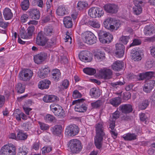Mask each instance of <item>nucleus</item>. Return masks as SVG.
Wrapping results in <instances>:
<instances>
[{
  "instance_id": "25",
  "label": "nucleus",
  "mask_w": 155,
  "mask_h": 155,
  "mask_svg": "<svg viewBox=\"0 0 155 155\" xmlns=\"http://www.w3.org/2000/svg\"><path fill=\"white\" fill-rule=\"evenodd\" d=\"M137 137L135 134L128 133L124 134L122 137L126 141H131L136 140Z\"/></svg>"
},
{
  "instance_id": "1",
  "label": "nucleus",
  "mask_w": 155,
  "mask_h": 155,
  "mask_svg": "<svg viewBox=\"0 0 155 155\" xmlns=\"http://www.w3.org/2000/svg\"><path fill=\"white\" fill-rule=\"evenodd\" d=\"M96 136L94 140L95 145L98 149L102 146L103 137L105 135L104 127L101 124L98 123L95 125Z\"/></svg>"
},
{
  "instance_id": "41",
  "label": "nucleus",
  "mask_w": 155,
  "mask_h": 155,
  "mask_svg": "<svg viewBox=\"0 0 155 155\" xmlns=\"http://www.w3.org/2000/svg\"><path fill=\"white\" fill-rule=\"evenodd\" d=\"M52 0H48L46 3L47 12L49 14L50 17H51L53 16L52 11L50 9L52 5Z\"/></svg>"
},
{
  "instance_id": "23",
  "label": "nucleus",
  "mask_w": 155,
  "mask_h": 155,
  "mask_svg": "<svg viewBox=\"0 0 155 155\" xmlns=\"http://www.w3.org/2000/svg\"><path fill=\"white\" fill-rule=\"evenodd\" d=\"M143 31L144 35L146 36H150L155 33L154 28L150 25L146 26Z\"/></svg>"
},
{
  "instance_id": "44",
  "label": "nucleus",
  "mask_w": 155,
  "mask_h": 155,
  "mask_svg": "<svg viewBox=\"0 0 155 155\" xmlns=\"http://www.w3.org/2000/svg\"><path fill=\"white\" fill-rule=\"evenodd\" d=\"M15 89L17 92L20 94L23 93L25 89V86L21 83H18L16 86Z\"/></svg>"
},
{
  "instance_id": "14",
  "label": "nucleus",
  "mask_w": 155,
  "mask_h": 155,
  "mask_svg": "<svg viewBox=\"0 0 155 155\" xmlns=\"http://www.w3.org/2000/svg\"><path fill=\"white\" fill-rule=\"evenodd\" d=\"M116 48L115 53L116 56L118 58L123 57L124 53V46L120 43L117 44L116 45Z\"/></svg>"
},
{
  "instance_id": "46",
  "label": "nucleus",
  "mask_w": 155,
  "mask_h": 155,
  "mask_svg": "<svg viewBox=\"0 0 155 155\" xmlns=\"http://www.w3.org/2000/svg\"><path fill=\"white\" fill-rule=\"evenodd\" d=\"M52 147L51 146H45L41 149L42 153L43 155H45L52 150Z\"/></svg>"
},
{
  "instance_id": "56",
  "label": "nucleus",
  "mask_w": 155,
  "mask_h": 155,
  "mask_svg": "<svg viewBox=\"0 0 155 155\" xmlns=\"http://www.w3.org/2000/svg\"><path fill=\"white\" fill-rule=\"evenodd\" d=\"M40 128L42 130H48L49 128L48 125L44 123H42L41 122H39Z\"/></svg>"
},
{
  "instance_id": "37",
  "label": "nucleus",
  "mask_w": 155,
  "mask_h": 155,
  "mask_svg": "<svg viewBox=\"0 0 155 155\" xmlns=\"http://www.w3.org/2000/svg\"><path fill=\"white\" fill-rule=\"evenodd\" d=\"M131 54L132 58L134 61L140 60L142 58L140 53L137 51H132Z\"/></svg>"
},
{
  "instance_id": "31",
  "label": "nucleus",
  "mask_w": 155,
  "mask_h": 155,
  "mask_svg": "<svg viewBox=\"0 0 155 155\" xmlns=\"http://www.w3.org/2000/svg\"><path fill=\"white\" fill-rule=\"evenodd\" d=\"M101 93L100 90L96 88H92L90 91V94L92 97L97 98L100 96Z\"/></svg>"
},
{
  "instance_id": "27",
  "label": "nucleus",
  "mask_w": 155,
  "mask_h": 155,
  "mask_svg": "<svg viewBox=\"0 0 155 155\" xmlns=\"http://www.w3.org/2000/svg\"><path fill=\"white\" fill-rule=\"evenodd\" d=\"M51 83L50 81L46 79L43 80L39 82L38 84V87L41 89L48 88Z\"/></svg>"
},
{
  "instance_id": "5",
  "label": "nucleus",
  "mask_w": 155,
  "mask_h": 155,
  "mask_svg": "<svg viewBox=\"0 0 155 155\" xmlns=\"http://www.w3.org/2000/svg\"><path fill=\"white\" fill-rule=\"evenodd\" d=\"M84 101V99L82 98L75 100L72 102V105H76L74 108L75 111L84 112L87 110V107L86 105L83 103Z\"/></svg>"
},
{
  "instance_id": "30",
  "label": "nucleus",
  "mask_w": 155,
  "mask_h": 155,
  "mask_svg": "<svg viewBox=\"0 0 155 155\" xmlns=\"http://www.w3.org/2000/svg\"><path fill=\"white\" fill-rule=\"evenodd\" d=\"M3 15L6 20L11 19L13 17V14L11 10L8 8H5L3 10Z\"/></svg>"
},
{
  "instance_id": "33",
  "label": "nucleus",
  "mask_w": 155,
  "mask_h": 155,
  "mask_svg": "<svg viewBox=\"0 0 155 155\" xmlns=\"http://www.w3.org/2000/svg\"><path fill=\"white\" fill-rule=\"evenodd\" d=\"M63 22L65 27L66 28H70L72 26V19L70 17L67 16L64 18Z\"/></svg>"
},
{
  "instance_id": "4",
  "label": "nucleus",
  "mask_w": 155,
  "mask_h": 155,
  "mask_svg": "<svg viewBox=\"0 0 155 155\" xmlns=\"http://www.w3.org/2000/svg\"><path fill=\"white\" fill-rule=\"evenodd\" d=\"M69 143L70 149L73 153H77L81 150L82 147L80 140L73 139L70 140Z\"/></svg>"
},
{
  "instance_id": "2",
  "label": "nucleus",
  "mask_w": 155,
  "mask_h": 155,
  "mask_svg": "<svg viewBox=\"0 0 155 155\" xmlns=\"http://www.w3.org/2000/svg\"><path fill=\"white\" fill-rule=\"evenodd\" d=\"M98 34L100 41L103 44L109 43L113 39L112 35L106 31H99Z\"/></svg>"
},
{
  "instance_id": "57",
  "label": "nucleus",
  "mask_w": 155,
  "mask_h": 155,
  "mask_svg": "<svg viewBox=\"0 0 155 155\" xmlns=\"http://www.w3.org/2000/svg\"><path fill=\"white\" fill-rule=\"evenodd\" d=\"M35 29L33 25H31L27 29V33L28 36L31 37L32 35L33 32Z\"/></svg>"
},
{
  "instance_id": "22",
  "label": "nucleus",
  "mask_w": 155,
  "mask_h": 155,
  "mask_svg": "<svg viewBox=\"0 0 155 155\" xmlns=\"http://www.w3.org/2000/svg\"><path fill=\"white\" fill-rule=\"evenodd\" d=\"M124 63L117 61L114 62L111 65L112 68L115 71H119L122 70L124 66Z\"/></svg>"
},
{
  "instance_id": "16",
  "label": "nucleus",
  "mask_w": 155,
  "mask_h": 155,
  "mask_svg": "<svg viewBox=\"0 0 155 155\" xmlns=\"http://www.w3.org/2000/svg\"><path fill=\"white\" fill-rule=\"evenodd\" d=\"M155 85L154 80H150L147 81L144 84L143 88V91L147 93H149L151 92L153 89Z\"/></svg>"
},
{
  "instance_id": "38",
  "label": "nucleus",
  "mask_w": 155,
  "mask_h": 155,
  "mask_svg": "<svg viewBox=\"0 0 155 155\" xmlns=\"http://www.w3.org/2000/svg\"><path fill=\"white\" fill-rule=\"evenodd\" d=\"M103 103L102 101L99 100L96 101L91 103V107L94 109H99L103 105Z\"/></svg>"
},
{
  "instance_id": "11",
  "label": "nucleus",
  "mask_w": 155,
  "mask_h": 155,
  "mask_svg": "<svg viewBox=\"0 0 155 155\" xmlns=\"http://www.w3.org/2000/svg\"><path fill=\"white\" fill-rule=\"evenodd\" d=\"M145 2V0H134L133 1L134 6L133 8V11L134 14L137 15L142 12L141 6Z\"/></svg>"
},
{
  "instance_id": "48",
  "label": "nucleus",
  "mask_w": 155,
  "mask_h": 155,
  "mask_svg": "<svg viewBox=\"0 0 155 155\" xmlns=\"http://www.w3.org/2000/svg\"><path fill=\"white\" fill-rule=\"evenodd\" d=\"M56 38L54 37L51 39L48 40L47 39L46 44H47L48 48L54 45L56 43Z\"/></svg>"
},
{
  "instance_id": "35",
  "label": "nucleus",
  "mask_w": 155,
  "mask_h": 155,
  "mask_svg": "<svg viewBox=\"0 0 155 155\" xmlns=\"http://www.w3.org/2000/svg\"><path fill=\"white\" fill-rule=\"evenodd\" d=\"M109 102L114 107H117L121 104V100L120 97H115L110 99Z\"/></svg>"
},
{
  "instance_id": "59",
  "label": "nucleus",
  "mask_w": 155,
  "mask_h": 155,
  "mask_svg": "<svg viewBox=\"0 0 155 155\" xmlns=\"http://www.w3.org/2000/svg\"><path fill=\"white\" fill-rule=\"evenodd\" d=\"M38 76L40 78L42 79L44 78L47 77L43 71L41 70H39L38 72Z\"/></svg>"
},
{
  "instance_id": "62",
  "label": "nucleus",
  "mask_w": 155,
  "mask_h": 155,
  "mask_svg": "<svg viewBox=\"0 0 155 155\" xmlns=\"http://www.w3.org/2000/svg\"><path fill=\"white\" fill-rule=\"evenodd\" d=\"M42 71L47 76L48 75L49 73L50 72V69L47 66H45V68L43 69Z\"/></svg>"
},
{
  "instance_id": "19",
  "label": "nucleus",
  "mask_w": 155,
  "mask_h": 155,
  "mask_svg": "<svg viewBox=\"0 0 155 155\" xmlns=\"http://www.w3.org/2000/svg\"><path fill=\"white\" fill-rule=\"evenodd\" d=\"M28 13L32 19L37 20L40 17L39 11L36 9H31L29 10Z\"/></svg>"
},
{
  "instance_id": "9",
  "label": "nucleus",
  "mask_w": 155,
  "mask_h": 155,
  "mask_svg": "<svg viewBox=\"0 0 155 155\" xmlns=\"http://www.w3.org/2000/svg\"><path fill=\"white\" fill-rule=\"evenodd\" d=\"M78 126L74 124H71L67 127L65 129V134L68 136L73 137L76 135L79 132Z\"/></svg>"
},
{
  "instance_id": "64",
  "label": "nucleus",
  "mask_w": 155,
  "mask_h": 155,
  "mask_svg": "<svg viewBox=\"0 0 155 155\" xmlns=\"http://www.w3.org/2000/svg\"><path fill=\"white\" fill-rule=\"evenodd\" d=\"M150 100L152 103L155 104V90L152 95L150 97Z\"/></svg>"
},
{
  "instance_id": "63",
  "label": "nucleus",
  "mask_w": 155,
  "mask_h": 155,
  "mask_svg": "<svg viewBox=\"0 0 155 155\" xmlns=\"http://www.w3.org/2000/svg\"><path fill=\"white\" fill-rule=\"evenodd\" d=\"M28 19V15L26 14H24L21 17V21L22 22H25Z\"/></svg>"
},
{
  "instance_id": "3",
  "label": "nucleus",
  "mask_w": 155,
  "mask_h": 155,
  "mask_svg": "<svg viewBox=\"0 0 155 155\" xmlns=\"http://www.w3.org/2000/svg\"><path fill=\"white\" fill-rule=\"evenodd\" d=\"M15 147L12 145H5L0 150V155H16Z\"/></svg>"
},
{
  "instance_id": "39",
  "label": "nucleus",
  "mask_w": 155,
  "mask_h": 155,
  "mask_svg": "<svg viewBox=\"0 0 155 155\" xmlns=\"http://www.w3.org/2000/svg\"><path fill=\"white\" fill-rule=\"evenodd\" d=\"M149 104V102L148 100H143L139 103L138 107L141 110H144L148 106Z\"/></svg>"
},
{
  "instance_id": "13",
  "label": "nucleus",
  "mask_w": 155,
  "mask_h": 155,
  "mask_svg": "<svg viewBox=\"0 0 155 155\" xmlns=\"http://www.w3.org/2000/svg\"><path fill=\"white\" fill-rule=\"evenodd\" d=\"M91 54L87 51H83L79 54V57L80 60L85 62H90L91 61Z\"/></svg>"
},
{
  "instance_id": "10",
  "label": "nucleus",
  "mask_w": 155,
  "mask_h": 155,
  "mask_svg": "<svg viewBox=\"0 0 155 155\" xmlns=\"http://www.w3.org/2000/svg\"><path fill=\"white\" fill-rule=\"evenodd\" d=\"M33 72L30 69H24L19 74V76L21 80L25 81H28L32 76Z\"/></svg>"
},
{
  "instance_id": "45",
  "label": "nucleus",
  "mask_w": 155,
  "mask_h": 155,
  "mask_svg": "<svg viewBox=\"0 0 155 155\" xmlns=\"http://www.w3.org/2000/svg\"><path fill=\"white\" fill-rule=\"evenodd\" d=\"M21 7L23 10L28 9L29 6V1L28 0H24L21 3Z\"/></svg>"
},
{
  "instance_id": "47",
  "label": "nucleus",
  "mask_w": 155,
  "mask_h": 155,
  "mask_svg": "<svg viewBox=\"0 0 155 155\" xmlns=\"http://www.w3.org/2000/svg\"><path fill=\"white\" fill-rule=\"evenodd\" d=\"M19 35L21 38L23 39H28L30 38L31 37L30 36H28L27 32H25V30L22 29L20 31Z\"/></svg>"
},
{
  "instance_id": "28",
  "label": "nucleus",
  "mask_w": 155,
  "mask_h": 155,
  "mask_svg": "<svg viewBox=\"0 0 155 155\" xmlns=\"http://www.w3.org/2000/svg\"><path fill=\"white\" fill-rule=\"evenodd\" d=\"M110 28L111 29L117 30L120 26L121 22L119 20H115L112 18L111 21L110 23Z\"/></svg>"
},
{
  "instance_id": "21",
  "label": "nucleus",
  "mask_w": 155,
  "mask_h": 155,
  "mask_svg": "<svg viewBox=\"0 0 155 155\" xmlns=\"http://www.w3.org/2000/svg\"><path fill=\"white\" fill-rule=\"evenodd\" d=\"M43 101L46 103L57 102L59 101V98L54 95H46L43 97Z\"/></svg>"
},
{
  "instance_id": "6",
  "label": "nucleus",
  "mask_w": 155,
  "mask_h": 155,
  "mask_svg": "<svg viewBox=\"0 0 155 155\" xmlns=\"http://www.w3.org/2000/svg\"><path fill=\"white\" fill-rule=\"evenodd\" d=\"M50 108L55 116L61 118L64 117L65 114L64 110L59 105L51 104L50 106Z\"/></svg>"
},
{
  "instance_id": "26",
  "label": "nucleus",
  "mask_w": 155,
  "mask_h": 155,
  "mask_svg": "<svg viewBox=\"0 0 155 155\" xmlns=\"http://www.w3.org/2000/svg\"><path fill=\"white\" fill-rule=\"evenodd\" d=\"M55 30L52 26L45 27L44 29V34L48 36H51L54 34Z\"/></svg>"
},
{
  "instance_id": "61",
  "label": "nucleus",
  "mask_w": 155,
  "mask_h": 155,
  "mask_svg": "<svg viewBox=\"0 0 155 155\" xmlns=\"http://www.w3.org/2000/svg\"><path fill=\"white\" fill-rule=\"evenodd\" d=\"M120 116V113L118 110H116L113 114V117L115 120L119 118Z\"/></svg>"
},
{
  "instance_id": "24",
  "label": "nucleus",
  "mask_w": 155,
  "mask_h": 155,
  "mask_svg": "<svg viewBox=\"0 0 155 155\" xmlns=\"http://www.w3.org/2000/svg\"><path fill=\"white\" fill-rule=\"evenodd\" d=\"M67 12L65 6L64 5L58 6L56 11L57 14L59 16H63L65 15Z\"/></svg>"
},
{
  "instance_id": "53",
  "label": "nucleus",
  "mask_w": 155,
  "mask_h": 155,
  "mask_svg": "<svg viewBox=\"0 0 155 155\" xmlns=\"http://www.w3.org/2000/svg\"><path fill=\"white\" fill-rule=\"evenodd\" d=\"M95 56L98 59H103L105 57V54L104 52L100 51L97 52L95 55Z\"/></svg>"
},
{
  "instance_id": "34",
  "label": "nucleus",
  "mask_w": 155,
  "mask_h": 155,
  "mask_svg": "<svg viewBox=\"0 0 155 155\" xmlns=\"http://www.w3.org/2000/svg\"><path fill=\"white\" fill-rule=\"evenodd\" d=\"M155 76L154 72L152 71L147 72L144 73L140 74L139 76L141 80L144 78L149 79Z\"/></svg>"
},
{
  "instance_id": "52",
  "label": "nucleus",
  "mask_w": 155,
  "mask_h": 155,
  "mask_svg": "<svg viewBox=\"0 0 155 155\" xmlns=\"http://www.w3.org/2000/svg\"><path fill=\"white\" fill-rule=\"evenodd\" d=\"M45 119L48 122H52L55 119V117L52 115L48 114L45 117Z\"/></svg>"
},
{
  "instance_id": "40",
  "label": "nucleus",
  "mask_w": 155,
  "mask_h": 155,
  "mask_svg": "<svg viewBox=\"0 0 155 155\" xmlns=\"http://www.w3.org/2000/svg\"><path fill=\"white\" fill-rule=\"evenodd\" d=\"M88 23L90 26L94 28H98L100 27L99 22L96 20H90L88 21Z\"/></svg>"
},
{
  "instance_id": "51",
  "label": "nucleus",
  "mask_w": 155,
  "mask_h": 155,
  "mask_svg": "<svg viewBox=\"0 0 155 155\" xmlns=\"http://www.w3.org/2000/svg\"><path fill=\"white\" fill-rule=\"evenodd\" d=\"M111 19L112 18H108L104 21L103 24L105 28H108L109 27L110 28V25H111L110 23L111 22Z\"/></svg>"
},
{
  "instance_id": "43",
  "label": "nucleus",
  "mask_w": 155,
  "mask_h": 155,
  "mask_svg": "<svg viewBox=\"0 0 155 155\" xmlns=\"http://www.w3.org/2000/svg\"><path fill=\"white\" fill-rule=\"evenodd\" d=\"M88 4L85 2H79L77 4V8L79 10L84 9L88 6Z\"/></svg>"
},
{
  "instance_id": "49",
  "label": "nucleus",
  "mask_w": 155,
  "mask_h": 155,
  "mask_svg": "<svg viewBox=\"0 0 155 155\" xmlns=\"http://www.w3.org/2000/svg\"><path fill=\"white\" fill-rule=\"evenodd\" d=\"M125 84V82L123 80L122 81H119L116 82L111 83V85L114 87L116 88L118 87V86H122Z\"/></svg>"
},
{
  "instance_id": "8",
  "label": "nucleus",
  "mask_w": 155,
  "mask_h": 155,
  "mask_svg": "<svg viewBox=\"0 0 155 155\" xmlns=\"http://www.w3.org/2000/svg\"><path fill=\"white\" fill-rule=\"evenodd\" d=\"M88 15L91 18H99L104 14V10L99 8H91L88 10Z\"/></svg>"
},
{
  "instance_id": "50",
  "label": "nucleus",
  "mask_w": 155,
  "mask_h": 155,
  "mask_svg": "<svg viewBox=\"0 0 155 155\" xmlns=\"http://www.w3.org/2000/svg\"><path fill=\"white\" fill-rule=\"evenodd\" d=\"M19 150L17 155H26L28 152L27 148L25 147L24 146L21 148H20Z\"/></svg>"
},
{
  "instance_id": "36",
  "label": "nucleus",
  "mask_w": 155,
  "mask_h": 155,
  "mask_svg": "<svg viewBox=\"0 0 155 155\" xmlns=\"http://www.w3.org/2000/svg\"><path fill=\"white\" fill-rule=\"evenodd\" d=\"M28 135L27 133L24 132L23 131L20 130L18 131L16 136V140H25L27 139Z\"/></svg>"
},
{
  "instance_id": "32",
  "label": "nucleus",
  "mask_w": 155,
  "mask_h": 155,
  "mask_svg": "<svg viewBox=\"0 0 155 155\" xmlns=\"http://www.w3.org/2000/svg\"><path fill=\"white\" fill-rule=\"evenodd\" d=\"M62 127L60 125H56L51 127V130L54 135L60 134L61 132Z\"/></svg>"
},
{
  "instance_id": "29",
  "label": "nucleus",
  "mask_w": 155,
  "mask_h": 155,
  "mask_svg": "<svg viewBox=\"0 0 155 155\" xmlns=\"http://www.w3.org/2000/svg\"><path fill=\"white\" fill-rule=\"evenodd\" d=\"M52 78L53 80L55 81H59L61 78V73L59 70L55 69L52 71Z\"/></svg>"
},
{
  "instance_id": "58",
  "label": "nucleus",
  "mask_w": 155,
  "mask_h": 155,
  "mask_svg": "<svg viewBox=\"0 0 155 155\" xmlns=\"http://www.w3.org/2000/svg\"><path fill=\"white\" fill-rule=\"evenodd\" d=\"M141 41L138 39H134L132 42L129 46V47H131L134 45H138L141 43Z\"/></svg>"
},
{
  "instance_id": "18",
  "label": "nucleus",
  "mask_w": 155,
  "mask_h": 155,
  "mask_svg": "<svg viewBox=\"0 0 155 155\" xmlns=\"http://www.w3.org/2000/svg\"><path fill=\"white\" fill-rule=\"evenodd\" d=\"M104 8L107 12L114 14L117 12L118 7L117 5L115 4H108L104 5Z\"/></svg>"
},
{
  "instance_id": "7",
  "label": "nucleus",
  "mask_w": 155,
  "mask_h": 155,
  "mask_svg": "<svg viewBox=\"0 0 155 155\" xmlns=\"http://www.w3.org/2000/svg\"><path fill=\"white\" fill-rule=\"evenodd\" d=\"M82 38L84 41L88 44L91 45L96 43V37L91 32H86L82 35Z\"/></svg>"
},
{
  "instance_id": "55",
  "label": "nucleus",
  "mask_w": 155,
  "mask_h": 155,
  "mask_svg": "<svg viewBox=\"0 0 155 155\" xmlns=\"http://www.w3.org/2000/svg\"><path fill=\"white\" fill-rule=\"evenodd\" d=\"M129 38V37L127 36H122L120 38L119 40L121 42L126 45L127 43Z\"/></svg>"
},
{
  "instance_id": "17",
  "label": "nucleus",
  "mask_w": 155,
  "mask_h": 155,
  "mask_svg": "<svg viewBox=\"0 0 155 155\" xmlns=\"http://www.w3.org/2000/svg\"><path fill=\"white\" fill-rule=\"evenodd\" d=\"M47 38L41 32L38 33L36 43L38 45L44 46L46 45Z\"/></svg>"
},
{
  "instance_id": "54",
  "label": "nucleus",
  "mask_w": 155,
  "mask_h": 155,
  "mask_svg": "<svg viewBox=\"0 0 155 155\" xmlns=\"http://www.w3.org/2000/svg\"><path fill=\"white\" fill-rule=\"evenodd\" d=\"M72 96L74 98H77L81 97L82 95L78 90H75L73 92Z\"/></svg>"
},
{
  "instance_id": "60",
  "label": "nucleus",
  "mask_w": 155,
  "mask_h": 155,
  "mask_svg": "<svg viewBox=\"0 0 155 155\" xmlns=\"http://www.w3.org/2000/svg\"><path fill=\"white\" fill-rule=\"evenodd\" d=\"M3 19L2 18H0V27L4 28H6L8 26V24L3 21Z\"/></svg>"
},
{
  "instance_id": "42",
  "label": "nucleus",
  "mask_w": 155,
  "mask_h": 155,
  "mask_svg": "<svg viewBox=\"0 0 155 155\" xmlns=\"http://www.w3.org/2000/svg\"><path fill=\"white\" fill-rule=\"evenodd\" d=\"M83 71L84 73L89 75H93L96 73V71L95 69L89 68H84Z\"/></svg>"
},
{
  "instance_id": "15",
  "label": "nucleus",
  "mask_w": 155,
  "mask_h": 155,
  "mask_svg": "<svg viewBox=\"0 0 155 155\" xmlns=\"http://www.w3.org/2000/svg\"><path fill=\"white\" fill-rule=\"evenodd\" d=\"M47 53L45 52H41L35 55L34 57V59L35 63L38 64H40L47 58Z\"/></svg>"
},
{
  "instance_id": "12",
  "label": "nucleus",
  "mask_w": 155,
  "mask_h": 155,
  "mask_svg": "<svg viewBox=\"0 0 155 155\" xmlns=\"http://www.w3.org/2000/svg\"><path fill=\"white\" fill-rule=\"evenodd\" d=\"M99 75L101 77L104 79H108L112 78V72L110 69L103 68L99 71Z\"/></svg>"
},
{
  "instance_id": "20",
  "label": "nucleus",
  "mask_w": 155,
  "mask_h": 155,
  "mask_svg": "<svg viewBox=\"0 0 155 155\" xmlns=\"http://www.w3.org/2000/svg\"><path fill=\"white\" fill-rule=\"evenodd\" d=\"M119 110L124 114H128L133 110L132 106L130 104H125L120 105L119 107Z\"/></svg>"
}]
</instances>
